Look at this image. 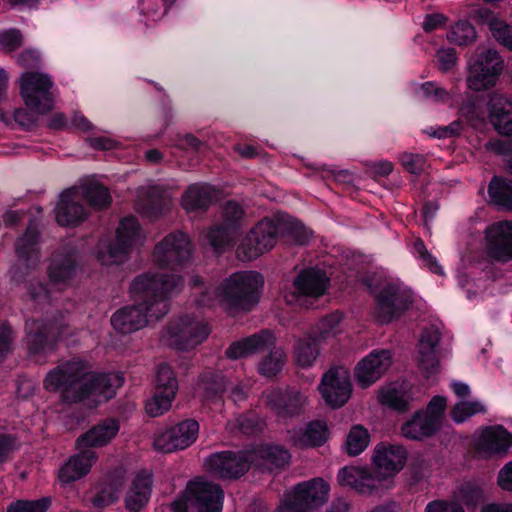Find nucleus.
Masks as SVG:
<instances>
[{"label":"nucleus","instance_id":"f257e3e1","mask_svg":"<svg viewBox=\"0 0 512 512\" xmlns=\"http://www.w3.org/2000/svg\"><path fill=\"white\" fill-rule=\"evenodd\" d=\"M184 280L180 275L146 271L130 283L129 293L135 302L115 311L110 319L119 334H131L158 321L169 311V300L181 292Z\"/></svg>","mask_w":512,"mask_h":512},{"label":"nucleus","instance_id":"f03ea898","mask_svg":"<svg viewBox=\"0 0 512 512\" xmlns=\"http://www.w3.org/2000/svg\"><path fill=\"white\" fill-rule=\"evenodd\" d=\"M124 379L119 373L92 372L87 362L74 358L49 371L44 379L47 391H59L66 403L85 400L97 405L111 399Z\"/></svg>","mask_w":512,"mask_h":512},{"label":"nucleus","instance_id":"7ed1b4c3","mask_svg":"<svg viewBox=\"0 0 512 512\" xmlns=\"http://www.w3.org/2000/svg\"><path fill=\"white\" fill-rule=\"evenodd\" d=\"M190 284L199 290V296L195 299L198 307H212L215 303H219L231 313L252 309L258 302L263 277L253 271L236 272L223 280L213 291L205 287L201 277L197 275L191 277Z\"/></svg>","mask_w":512,"mask_h":512},{"label":"nucleus","instance_id":"20e7f679","mask_svg":"<svg viewBox=\"0 0 512 512\" xmlns=\"http://www.w3.org/2000/svg\"><path fill=\"white\" fill-rule=\"evenodd\" d=\"M145 235L133 216L122 219L116 230L114 244L101 240L98 245L97 258L102 265H119L128 259L131 251L143 245Z\"/></svg>","mask_w":512,"mask_h":512},{"label":"nucleus","instance_id":"39448f33","mask_svg":"<svg viewBox=\"0 0 512 512\" xmlns=\"http://www.w3.org/2000/svg\"><path fill=\"white\" fill-rule=\"evenodd\" d=\"M20 96L31 111L49 113L57 97V89L51 75L41 71H27L17 80Z\"/></svg>","mask_w":512,"mask_h":512},{"label":"nucleus","instance_id":"423d86ee","mask_svg":"<svg viewBox=\"0 0 512 512\" xmlns=\"http://www.w3.org/2000/svg\"><path fill=\"white\" fill-rule=\"evenodd\" d=\"M224 491L214 483L199 479L190 482L185 497L175 500L170 505L171 512H222Z\"/></svg>","mask_w":512,"mask_h":512},{"label":"nucleus","instance_id":"0eeeda50","mask_svg":"<svg viewBox=\"0 0 512 512\" xmlns=\"http://www.w3.org/2000/svg\"><path fill=\"white\" fill-rule=\"evenodd\" d=\"M286 230V223L278 216L263 219L242 240L237 249L238 257L241 260L256 259L271 250Z\"/></svg>","mask_w":512,"mask_h":512},{"label":"nucleus","instance_id":"6e6552de","mask_svg":"<svg viewBox=\"0 0 512 512\" xmlns=\"http://www.w3.org/2000/svg\"><path fill=\"white\" fill-rule=\"evenodd\" d=\"M503 70V60L498 51L491 47L479 46L468 64L467 85L474 91L493 87Z\"/></svg>","mask_w":512,"mask_h":512},{"label":"nucleus","instance_id":"1a4fd4ad","mask_svg":"<svg viewBox=\"0 0 512 512\" xmlns=\"http://www.w3.org/2000/svg\"><path fill=\"white\" fill-rule=\"evenodd\" d=\"M447 401L434 396L425 410L416 411L401 426V434L407 439L421 441L434 435L443 425Z\"/></svg>","mask_w":512,"mask_h":512},{"label":"nucleus","instance_id":"9d476101","mask_svg":"<svg viewBox=\"0 0 512 512\" xmlns=\"http://www.w3.org/2000/svg\"><path fill=\"white\" fill-rule=\"evenodd\" d=\"M193 250L194 247L188 235L181 231H174L155 245L152 262L160 268L176 270L191 262Z\"/></svg>","mask_w":512,"mask_h":512},{"label":"nucleus","instance_id":"9b49d317","mask_svg":"<svg viewBox=\"0 0 512 512\" xmlns=\"http://www.w3.org/2000/svg\"><path fill=\"white\" fill-rule=\"evenodd\" d=\"M210 334L203 319L185 315L169 322L162 334V341L178 350H189L201 344Z\"/></svg>","mask_w":512,"mask_h":512},{"label":"nucleus","instance_id":"f8f14e48","mask_svg":"<svg viewBox=\"0 0 512 512\" xmlns=\"http://www.w3.org/2000/svg\"><path fill=\"white\" fill-rule=\"evenodd\" d=\"M329 279L320 269L301 271L289 286L283 289V298L288 305L303 306L307 298H319L327 292Z\"/></svg>","mask_w":512,"mask_h":512},{"label":"nucleus","instance_id":"ddd939ff","mask_svg":"<svg viewBox=\"0 0 512 512\" xmlns=\"http://www.w3.org/2000/svg\"><path fill=\"white\" fill-rule=\"evenodd\" d=\"M412 293L396 282L384 284L375 295L374 314L381 323L399 318L411 305Z\"/></svg>","mask_w":512,"mask_h":512},{"label":"nucleus","instance_id":"4468645a","mask_svg":"<svg viewBox=\"0 0 512 512\" xmlns=\"http://www.w3.org/2000/svg\"><path fill=\"white\" fill-rule=\"evenodd\" d=\"M40 234L35 222H31L25 233L15 242L17 261L11 269L13 279L20 281L34 270L40 261Z\"/></svg>","mask_w":512,"mask_h":512},{"label":"nucleus","instance_id":"2eb2a0df","mask_svg":"<svg viewBox=\"0 0 512 512\" xmlns=\"http://www.w3.org/2000/svg\"><path fill=\"white\" fill-rule=\"evenodd\" d=\"M253 453L246 451H222L205 460L207 470L222 479H237L243 476L255 461Z\"/></svg>","mask_w":512,"mask_h":512},{"label":"nucleus","instance_id":"dca6fc26","mask_svg":"<svg viewBox=\"0 0 512 512\" xmlns=\"http://www.w3.org/2000/svg\"><path fill=\"white\" fill-rule=\"evenodd\" d=\"M263 400L281 419L299 416L309 403L307 393L296 387L273 388L263 393Z\"/></svg>","mask_w":512,"mask_h":512},{"label":"nucleus","instance_id":"f3484780","mask_svg":"<svg viewBox=\"0 0 512 512\" xmlns=\"http://www.w3.org/2000/svg\"><path fill=\"white\" fill-rule=\"evenodd\" d=\"M319 391L329 406L333 408L343 406L349 400L352 392L349 370L344 367H334L328 370L322 376Z\"/></svg>","mask_w":512,"mask_h":512},{"label":"nucleus","instance_id":"a211bd4d","mask_svg":"<svg viewBox=\"0 0 512 512\" xmlns=\"http://www.w3.org/2000/svg\"><path fill=\"white\" fill-rule=\"evenodd\" d=\"M199 433L197 421L188 419L158 433L154 438V448L163 453L183 450L192 445Z\"/></svg>","mask_w":512,"mask_h":512},{"label":"nucleus","instance_id":"6ab92c4d","mask_svg":"<svg viewBox=\"0 0 512 512\" xmlns=\"http://www.w3.org/2000/svg\"><path fill=\"white\" fill-rule=\"evenodd\" d=\"M392 353L387 349H375L362 358L354 368L357 385L367 388L381 379L392 365Z\"/></svg>","mask_w":512,"mask_h":512},{"label":"nucleus","instance_id":"aec40b11","mask_svg":"<svg viewBox=\"0 0 512 512\" xmlns=\"http://www.w3.org/2000/svg\"><path fill=\"white\" fill-rule=\"evenodd\" d=\"M473 445L482 457L503 456L512 447V434L501 425L489 426L475 434Z\"/></svg>","mask_w":512,"mask_h":512},{"label":"nucleus","instance_id":"412c9836","mask_svg":"<svg viewBox=\"0 0 512 512\" xmlns=\"http://www.w3.org/2000/svg\"><path fill=\"white\" fill-rule=\"evenodd\" d=\"M329 491L330 486L324 479L314 478L295 485L289 497L304 512H313L327 502Z\"/></svg>","mask_w":512,"mask_h":512},{"label":"nucleus","instance_id":"4be33fe9","mask_svg":"<svg viewBox=\"0 0 512 512\" xmlns=\"http://www.w3.org/2000/svg\"><path fill=\"white\" fill-rule=\"evenodd\" d=\"M25 329L30 355L42 354L51 350L56 338H61L64 334L61 326L40 320H28Z\"/></svg>","mask_w":512,"mask_h":512},{"label":"nucleus","instance_id":"5701e85b","mask_svg":"<svg viewBox=\"0 0 512 512\" xmlns=\"http://www.w3.org/2000/svg\"><path fill=\"white\" fill-rule=\"evenodd\" d=\"M57 223L64 227H75L88 218V210L81 203V194L77 189H67L59 196L54 209Z\"/></svg>","mask_w":512,"mask_h":512},{"label":"nucleus","instance_id":"b1692460","mask_svg":"<svg viewBox=\"0 0 512 512\" xmlns=\"http://www.w3.org/2000/svg\"><path fill=\"white\" fill-rule=\"evenodd\" d=\"M244 211L235 201H228L223 207L224 223L207 233L209 244L215 250H224L230 246L235 234V224L242 218Z\"/></svg>","mask_w":512,"mask_h":512},{"label":"nucleus","instance_id":"393cba45","mask_svg":"<svg viewBox=\"0 0 512 512\" xmlns=\"http://www.w3.org/2000/svg\"><path fill=\"white\" fill-rule=\"evenodd\" d=\"M487 254L499 262L512 259V222L503 221L492 224L486 230Z\"/></svg>","mask_w":512,"mask_h":512},{"label":"nucleus","instance_id":"a878e982","mask_svg":"<svg viewBox=\"0 0 512 512\" xmlns=\"http://www.w3.org/2000/svg\"><path fill=\"white\" fill-rule=\"evenodd\" d=\"M76 270L77 262L74 250L63 248L52 254L47 274L50 283L62 289L71 283Z\"/></svg>","mask_w":512,"mask_h":512},{"label":"nucleus","instance_id":"bb28decb","mask_svg":"<svg viewBox=\"0 0 512 512\" xmlns=\"http://www.w3.org/2000/svg\"><path fill=\"white\" fill-rule=\"evenodd\" d=\"M337 481L343 487H349L360 494L376 493L382 480L374 476L367 468L358 466H346L337 474Z\"/></svg>","mask_w":512,"mask_h":512},{"label":"nucleus","instance_id":"cd10ccee","mask_svg":"<svg viewBox=\"0 0 512 512\" xmlns=\"http://www.w3.org/2000/svg\"><path fill=\"white\" fill-rule=\"evenodd\" d=\"M97 460V454L91 449L82 448L72 455L58 471V480L61 485H68L82 479L91 470Z\"/></svg>","mask_w":512,"mask_h":512},{"label":"nucleus","instance_id":"c85d7f7f","mask_svg":"<svg viewBox=\"0 0 512 512\" xmlns=\"http://www.w3.org/2000/svg\"><path fill=\"white\" fill-rule=\"evenodd\" d=\"M406 462V451L399 445L378 444L374 449L373 464L383 477L398 473Z\"/></svg>","mask_w":512,"mask_h":512},{"label":"nucleus","instance_id":"c756f323","mask_svg":"<svg viewBox=\"0 0 512 512\" xmlns=\"http://www.w3.org/2000/svg\"><path fill=\"white\" fill-rule=\"evenodd\" d=\"M276 342L274 334L269 330H261L249 337L232 343L226 350V356L236 360L264 351Z\"/></svg>","mask_w":512,"mask_h":512},{"label":"nucleus","instance_id":"7c9ffc66","mask_svg":"<svg viewBox=\"0 0 512 512\" xmlns=\"http://www.w3.org/2000/svg\"><path fill=\"white\" fill-rule=\"evenodd\" d=\"M119 430L118 420L105 419L81 435L76 441V446L78 449L105 446L118 434Z\"/></svg>","mask_w":512,"mask_h":512},{"label":"nucleus","instance_id":"2f4dec72","mask_svg":"<svg viewBox=\"0 0 512 512\" xmlns=\"http://www.w3.org/2000/svg\"><path fill=\"white\" fill-rule=\"evenodd\" d=\"M440 342V333L436 328L425 329L419 340L418 361L420 367L427 373H437L439 370V358L437 346Z\"/></svg>","mask_w":512,"mask_h":512},{"label":"nucleus","instance_id":"473e14b6","mask_svg":"<svg viewBox=\"0 0 512 512\" xmlns=\"http://www.w3.org/2000/svg\"><path fill=\"white\" fill-rule=\"evenodd\" d=\"M489 119L495 130L512 135V103L502 95L494 94L488 103Z\"/></svg>","mask_w":512,"mask_h":512},{"label":"nucleus","instance_id":"72a5a7b5","mask_svg":"<svg viewBox=\"0 0 512 512\" xmlns=\"http://www.w3.org/2000/svg\"><path fill=\"white\" fill-rule=\"evenodd\" d=\"M327 438V424L319 420L311 421L304 428L293 429L290 432V440L298 447L320 446Z\"/></svg>","mask_w":512,"mask_h":512},{"label":"nucleus","instance_id":"f704fd0d","mask_svg":"<svg viewBox=\"0 0 512 512\" xmlns=\"http://www.w3.org/2000/svg\"><path fill=\"white\" fill-rule=\"evenodd\" d=\"M152 491V474L150 472L138 473L133 482L125 504L133 512L140 511L149 501Z\"/></svg>","mask_w":512,"mask_h":512},{"label":"nucleus","instance_id":"c9c22d12","mask_svg":"<svg viewBox=\"0 0 512 512\" xmlns=\"http://www.w3.org/2000/svg\"><path fill=\"white\" fill-rule=\"evenodd\" d=\"M249 451L254 454L256 459L252 465L266 469L282 467L288 464L291 458L288 450L280 446L266 445Z\"/></svg>","mask_w":512,"mask_h":512},{"label":"nucleus","instance_id":"e433bc0d","mask_svg":"<svg viewBox=\"0 0 512 512\" xmlns=\"http://www.w3.org/2000/svg\"><path fill=\"white\" fill-rule=\"evenodd\" d=\"M378 400L382 405L404 412L409 409L412 395L406 385L392 383L379 390Z\"/></svg>","mask_w":512,"mask_h":512},{"label":"nucleus","instance_id":"4c0bfd02","mask_svg":"<svg viewBox=\"0 0 512 512\" xmlns=\"http://www.w3.org/2000/svg\"><path fill=\"white\" fill-rule=\"evenodd\" d=\"M165 205L166 199L158 187H144L138 190L135 204L138 212L153 217L161 213Z\"/></svg>","mask_w":512,"mask_h":512},{"label":"nucleus","instance_id":"58836bf2","mask_svg":"<svg viewBox=\"0 0 512 512\" xmlns=\"http://www.w3.org/2000/svg\"><path fill=\"white\" fill-rule=\"evenodd\" d=\"M477 16L487 24L493 37L502 45L512 50V26L500 20L494 12L487 8H480Z\"/></svg>","mask_w":512,"mask_h":512},{"label":"nucleus","instance_id":"ea45409f","mask_svg":"<svg viewBox=\"0 0 512 512\" xmlns=\"http://www.w3.org/2000/svg\"><path fill=\"white\" fill-rule=\"evenodd\" d=\"M318 340L313 336L298 338L293 346V359L300 367L307 368L313 365L319 356Z\"/></svg>","mask_w":512,"mask_h":512},{"label":"nucleus","instance_id":"a19ab883","mask_svg":"<svg viewBox=\"0 0 512 512\" xmlns=\"http://www.w3.org/2000/svg\"><path fill=\"white\" fill-rule=\"evenodd\" d=\"M212 202V189L207 185H192L182 197V205L188 212L205 209Z\"/></svg>","mask_w":512,"mask_h":512},{"label":"nucleus","instance_id":"79ce46f5","mask_svg":"<svg viewBox=\"0 0 512 512\" xmlns=\"http://www.w3.org/2000/svg\"><path fill=\"white\" fill-rule=\"evenodd\" d=\"M81 194V201L85 199L91 206L102 209L111 203L109 190L98 182H90L80 187H73Z\"/></svg>","mask_w":512,"mask_h":512},{"label":"nucleus","instance_id":"37998d69","mask_svg":"<svg viewBox=\"0 0 512 512\" xmlns=\"http://www.w3.org/2000/svg\"><path fill=\"white\" fill-rule=\"evenodd\" d=\"M286 361L287 355L284 349L274 348L260 360L258 372L266 378H274L282 371Z\"/></svg>","mask_w":512,"mask_h":512},{"label":"nucleus","instance_id":"c03bdc74","mask_svg":"<svg viewBox=\"0 0 512 512\" xmlns=\"http://www.w3.org/2000/svg\"><path fill=\"white\" fill-rule=\"evenodd\" d=\"M342 314L333 312L321 318L313 329L314 337L323 342L341 333Z\"/></svg>","mask_w":512,"mask_h":512},{"label":"nucleus","instance_id":"a18cd8bd","mask_svg":"<svg viewBox=\"0 0 512 512\" xmlns=\"http://www.w3.org/2000/svg\"><path fill=\"white\" fill-rule=\"evenodd\" d=\"M488 194L494 204L512 210V181L493 178L488 187Z\"/></svg>","mask_w":512,"mask_h":512},{"label":"nucleus","instance_id":"49530a36","mask_svg":"<svg viewBox=\"0 0 512 512\" xmlns=\"http://www.w3.org/2000/svg\"><path fill=\"white\" fill-rule=\"evenodd\" d=\"M370 442V434L362 425L351 427L346 438V451L350 456L361 454Z\"/></svg>","mask_w":512,"mask_h":512},{"label":"nucleus","instance_id":"de8ad7c7","mask_svg":"<svg viewBox=\"0 0 512 512\" xmlns=\"http://www.w3.org/2000/svg\"><path fill=\"white\" fill-rule=\"evenodd\" d=\"M447 39L456 45H467L476 39V31L470 22L462 20L450 28Z\"/></svg>","mask_w":512,"mask_h":512},{"label":"nucleus","instance_id":"09e8293b","mask_svg":"<svg viewBox=\"0 0 512 512\" xmlns=\"http://www.w3.org/2000/svg\"><path fill=\"white\" fill-rule=\"evenodd\" d=\"M155 390L176 396L178 381L172 368L165 363L158 366Z\"/></svg>","mask_w":512,"mask_h":512},{"label":"nucleus","instance_id":"8fccbe9b","mask_svg":"<svg viewBox=\"0 0 512 512\" xmlns=\"http://www.w3.org/2000/svg\"><path fill=\"white\" fill-rule=\"evenodd\" d=\"M485 411V405L478 400L459 401L454 405L451 411V417L454 422L463 423L470 417L476 414L484 413Z\"/></svg>","mask_w":512,"mask_h":512},{"label":"nucleus","instance_id":"3c124183","mask_svg":"<svg viewBox=\"0 0 512 512\" xmlns=\"http://www.w3.org/2000/svg\"><path fill=\"white\" fill-rule=\"evenodd\" d=\"M175 396L155 390L154 396L147 401L145 409L151 417H158L167 412L172 405Z\"/></svg>","mask_w":512,"mask_h":512},{"label":"nucleus","instance_id":"603ef678","mask_svg":"<svg viewBox=\"0 0 512 512\" xmlns=\"http://www.w3.org/2000/svg\"><path fill=\"white\" fill-rule=\"evenodd\" d=\"M50 504L48 497L34 501L18 500L8 506L7 512H46Z\"/></svg>","mask_w":512,"mask_h":512},{"label":"nucleus","instance_id":"864d4df0","mask_svg":"<svg viewBox=\"0 0 512 512\" xmlns=\"http://www.w3.org/2000/svg\"><path fill=\"white\" fill-rule=\"evenodd\" d=\"M50 292L39 281H30L26 285V301L32 305L45 304L50 302Z\"/></svg>","mask_w":512,"mask_h":512},{"label":"nucleus","instance_id":"5fc2aeb1","mask_svg":"<svg viewBox=\"0 0 512 512\" xmlns=\"http://www.w3.org/2000/svg\"><path fill=\"white\" fill-rule=\"evenodd\" d=\"M227 428L234 432L239 430L243 434H254L258 430V421L251 415H240L235 419L229 420Z\"/></svg>","mask_w":512,"mask_h":512},{"label":"nucleus","instance_id":"6e6d98bb","mask_svg":"<svg viewBox=\"0 0 512 512\" xmlns=\"http://www.w3.org/2000/svg\"><path fill=\"white\" fill-rule=\"evenodd\" d=\"M455 497L466 505H476L481 500L482 491L476 485L468 482L458 487Z\"/></svg>","mask_w":512,"mask_h":512},{"label":"nucleus","instance_id":"4d7b16f0","mask_svg":"<svg viewBox=\"0 0 512 512\" xmlns=\"http://www.w3.org/2000/svg\"><path fill=\"white\" fill-rule=\"evenodd\" d=\"M23 44V36L18 29H6L0 31V49L12 52Z\"/></svg>","mask_w":512,"mask_h":512},{"label":"nucleus","instance_id":"13d9d810","mask_svg":"<svg viewBox=\"0 0 512 512\" xmlns=\"http://www.w3.org/2000/svg\"><path fill=\"white\" fill-rule=\"evenodd\" d=\"M414 251L431 272L438 275L444 274L442 266L439 265L436 258L428 252L422 240L418 239L415 241Z\"/></svg>","mask_w":512,"mask_h":512},{"label":"nucleus","instance_id":"bf43d9fd","mask_svg":"<svg viewBox=\"0 0 512 512\" xmlns=\"http://www.w3.org/2000/svg\"><path fill=\"white\" fill-rule=\"evenodd\" d=\"M229 381L221 374L211 376L209 380L205 382L204 391L207 399H214L227 391Z\"/></svg>","mask_w":512,"mask_h":512},{"label":"nucleus","instance_id":"052dcab7","mask_svg":"<svg viewBox=\"0 0 512 512\" xmlns=\"http://www.w3.org/2000/svg\"><path fill=\"white\" fill-rule=\"evenodd\" d=\"M400 160L403 167L412 174L420 173L426 163V159L423 155L413 153L402 154Z\"/></svg>","mask_w":512,"mask_h":512},{"label":"nucleus","instance_id":"680f3d73","mask_svg":"<svg viewBox=\"0 0 512 512\" xmlns=\"http://www.w3.org/2000/svg\"><path fill=\"white\" fill-rule=\"evenodd\" d=\"M436 58L439 69L447 72L456 64L457 56L454 48H442L437 51Z\"/></svg>","mask_w":512,"mask_h":512},{"label":"nucleus","instance_id":"e2e57ef3","mask_svg":"<svg viewBox=\"0 0 512 512\" xmlns=\"http://www.w3.org/2000/svg\"><path fill=\"white\" fill-rule=\"evenodd\" d=\"M462 125L459 120L453 121L449 125L438 127L435 130L429 131V135L439 139L450 138L458 135L461 132Z\"/></svg>","mask_w":512,"mask_h":512},{"label":"nucleus","instance_id":"0e129e2a","mask_svg":"<svg viewBox=\"0 0 512 512\" xmlns=\"http://www.w3.org/2000/svg\"><path fill=\"white\" fill-rule=\"evenodd\" d=\"M12 330L7 325L0 326V361H2L12 349Z\"/></svg>","mask_w":512,"mask_h":512},{"label":"nucleus","instance_id":"69168bd1","mask_svg":"<svg viewBox=\"0 0 512 512\" xmlns=\"http://www.w3.org/2000/svg\"><path fill=\"white\" fill-rule=\"evenodd\" d=\"M425 512H465L463 508L455 502L432 501L427 504Z\"/></svg>","mask_w":512,"mask_h":512},{"label":"nucleus","instance_id":"338daca9","mask_svg":"<svg viewBox=\"0 0 512 512\" xmlns=\"http://www.w3.org/2000/svg\"><path fill=\"white\" fill-rule=\"evenodd\" d=\"M13 117L15 122L25 129H30L36 124L35 115L24 108L16 109Z\"/></svg>","mask_w":512,"mask_h":512},{"label":"nucleus","instance_id":"774afa93","mask_svg":"<svg viewBox=\"0 0 512 512\" xmlns=\"http://www.w3.org/2000/svg\"><path fill=\"white\" fill-rule=\"evenodd\" d=\"M498 485L506 491H512V461L504 465L498 474Z\"/></svg>","mask_w":512,"mask_h":512}]
</instances>
